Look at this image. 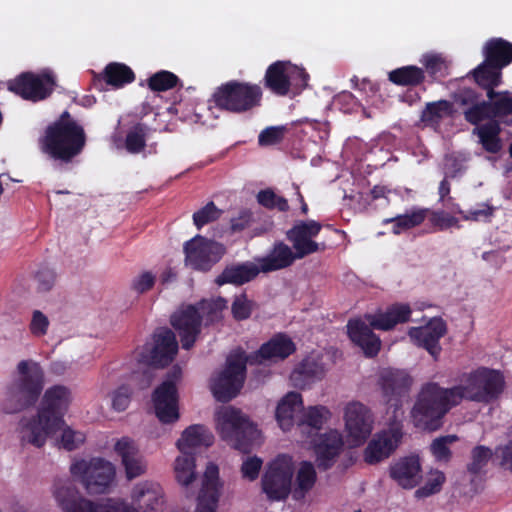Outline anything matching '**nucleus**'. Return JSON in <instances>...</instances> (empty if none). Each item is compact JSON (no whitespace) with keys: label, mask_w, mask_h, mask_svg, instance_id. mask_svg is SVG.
I'll return each mask as SVG.
<instances>
[{"label":"nucleus","mask_w":512,"mask_h":512,"mask_svg":"<svg viewBox=\"0 0 512 512\" xmlns=\"http://www.w3.org/2000/svg\"><path fill=\"white\" fill-rule=\"evenodd\" d=\"M69 395V390L62 385H55L46 390L37 415L28 420L22 419L20 422L22 443L41 448L48 436L63 427V416L68 408Z\"/></svg>","instance_id":"1"},{"label":"nucleus","mask_w":512,"mask_h":512,"mask_svg":"<svg viewBox=\"0 0 512 512\" xmlns=\"http://www.w3.org/2000/svg\"><path fill=\"white\" fill-rule=\"evenodd\" d=\"M459 397L454 386L444 388L437 382L423 384L410 411L413 426L428 432L439 430L446 414L460 404Z\"/></svg>","instance_id":"2"},{"label":"nucleus","mask_w":512,"mask_h":512,"mask_svg":"<svg viewBox=\"0 0 512 512\" xmlns=\"http://www.w3.org/2000/svg\"><path fill=\"white\" fill-rule=\"evenodd\" d=\"M87 136L83 126L70 114L63 111L50 123L39 139L41 151L51 159L70 163L86 146Z\"/></svg>","instance_id":"3"},{"label":"nucleus","mask_w":512,"mask_h":512,"mask_svg":"<svg viewBox=\"0 0 512 512\" xmlns=\"http://www.w3.org/2000/svg\"><path fill=\"white\" fill-rule=\"evenodd\" d=\"M18 378L7 388L8 413H17L32 407L38 401L45 384V372L34 360H21L17 364Z\"/></svg>","instance_id":"4"},{"label":"nucleus","mask_w":512,"mask_h":512,"mask_svg":"<svg viewBox=\"0 0 512 512\" xmlns=\"http://www.w3.org/2000/svg\"><path fill=\"white\" fill-rule=\"evenodd\" d=\"M178 352V342L174 332L169 328H159L153 334V345L146 344L138 354V362L144 364L142 372L134 371L133 380L139 381L141 389L151 385L154 378V368H164L175 358Z\"/></svg>","instance_id":"5"},{"label":"nucleus","mask_w":512,"mask_h":512,"mask_svg":"<svg viewBox=\"0 0 512 512\" xmlns=\"http://www.w3.org/2000/svg\"><path fill=\"white\" fill-rule=\"evenodd\" d=\"M217 431L221 438L244 454L258 444L261 432L240 409L228 406L216 414Z\"/></svg>","instance_id":"6"},{"label":"nucleus","mask_w":512,"mask_h":512,"mask_svg":"<svg viewBox=\"0 0 512 512\" xmlns=\"http://www.w3.org/2000/svg\"><path fill=\"white\" fill-rule=\"evenodd\" d=\"M460 397L459 402L468 400L489 404L497 400L505 388L503 374L494 369L480 367L463 374L461 383L454 386Z\"/></svg>","instance_id":"7"},{"label":"nucleus","mask_w":512,"mask_h":512,"mask_svg":"<svg viewBox=\"0 0 512 512\" xmlns=\"http://www.w3.org/2000/svg\"><path fill=\"white\" fill-rule=\"evenodd\" d=\"M212 97L217 108L243 114L262 105L263 90L256 83L230 80L217 87Z\"/></svg>","instance_id":"8"},{"label":"nucleus","mask_w":512,"mask_h":512,"mask_svg":"<svg viewBox=\"0 0 512 512\" xmlns=\"http://www.w3.org/2000/svg\"><path fill=\"white\" fill-rule=\"evenodd\" d=\"M54 497L63 512H139L135 507L118 499L93 501L79 494L71 483H58Z\"/></svg>","instance_id":"9"},{"label":"nucleus","mask_w":512,"mask_h":512,"mask_svg":"<svg viewBox=\"0 0 512 512\" xmlns=\"http://www.w3.org/2000/svg\"><path fill=\"white\" fill-rule=\"evenodd\" d=\"M294 473V462L289 455L280 454L267 464L261 487L268 500L282 501L289 496Z\"/></svg>","instance_id":"10"},{"label":"nucleus","mask_w":512,"mask_h":512,"mask_svg":"<svg viewBox=\"0 0 512 512\" xmlns=\"http://www.w3.org/2000/svg\"><path fill=\"white\" fill-rule=\"evenodd\" d=\"M247 364L249 360L244 352L227 358L224 369L211 383V391L217 401L226 403L239 394L245 382Z\"/></svg>","instance_id":"11"},{"label":"nucleus","mask_w":512,"mask_h":512,"mask_svg":"<svg viewBox=\"0 0 512 512\" xmlns=\"http://www.w3.org/2000/svg\"><path fill=\"white\" fill-rule=\"evenodd\" d=\"M70 471L73 476L80 477L90 494L106 493L115 478L114 466L102 458L77 461L71 465Z\"/></svg>","instance_id":"12"},{"label":"nucleus","mask_w":512,"mask_h":512,"mask_svg":"<svg viewBox=\"0 0 512 512\" xmlns=\"http://www.w3.org/2000/svg\"><path fill=\"white\" fill-rule=\"evenodd\" d=\"M185 263L192 269L208 272L226 254V247L201 235L184 243Z\"/></svg>","instance_id":"13"},{"label":"nucleus","mask_w":512,"mask_h":512,"mask_svg":"<svg viewBox=\"0 0 512 512\" xmlns=\"http://www.w3.org/2000/svg\"><path fill=\"white\" fill-rule=\"evenodd\" d=\"M56 85L55 77L50 72L35 74L23 72L7 83L8 90L25 100L41 101L49 97Z\"/></svg>","instance_id":"14"},{"label":"nucleus","mask_w":512,"mask_h":512,"mask_svg":"<svg viewBox=\"0 0 512 512\" xmlns=\"http://www.w3.org/2000/svg\"><path fill=\"white\" fill-rule=\"evenodd\" d=\"M377 384L385 403L395 411L403 405V399L409 394L413 378L403 369L384 368L378 375Z\"/></svg>","instance_id":"15"},{"label":"nucleus","mask_w":512,"mask_h":512,"mask_svg":"<svg viewBox=\"0 0 512 512\" xmlns=\"http://www.w3.org/2000/svg\"><path fill=\"white\" fill-rule=\"evenodd\" d=\"M180 374V370L174 369L168 374V378L154 390L152 395L155 414L159 421L164 424L174 423L180 417L176 385Z\"/></svg>","instance_id":"16"},{"label":"nucleus","mask_w":512,"mask_h":512,"mask_svg":"<svg viewBox=\"0 0 512 512\" xmlns=\"http://www.w3.org/2000/svg\"><path fill=\"white\" fill-rule=\"evenodd\" d=\"M299 78V84L306 86L308 73L289 61H276L270 64L263 78L264 87L277 96H286L291 89L292 80Z\"/></svg>","instance_id":"17"},{"label":"nucleus","mask_w":512,"mask_h":512,"mask_svg":"<svg viewBox=\"0 0 512 512\" xmlns=\"http://www.w3.org/2000/svg\"><path fill=\"white\" fill-rule=\"evenodd\" d=\"M403 436L402 423L391 422L387 429L376 433L365 448V462L374 465L390 457L402 442Z\"/></svg>","instance_id":"18"},{"label":"nucleus","mask_w":512,"mask_h":512,"mask_svg":"<svg viewBox=\"0 0 512 512\" xmlns=\"http://www.w3.org/2000/svg\"><path fill=\"white\" fill-rule=\"evenodd\" d=\"M321 223L315 220L299 221L286 232V238L292 243L298 259H303L313 253L324 251V243L313 240L321 231Z\"/></svg>","instance_id":"19"},{"label":"nucleus","mask_w":512,"mask_h":512,"mask_svg":"<svg viewBox=\"0 0 512 512\" xmlns=\"http://www.w3.org/2000/svg\"><path fill=\"white\" fill-rule=\"evenodd\" d=\"M170 323L180 337L182 348L190 350L201 333V315L197 306L182 305L171 315Z\"/></svg>","instance_id":"20"},{"label":"nucleus","mask_w":512,"mask_h":512,"mask_svg":"<svg viewBox=\"0 0 512 512\" xmlns=\"http://www.w3.org/2000/svg\"><path fill=\"white\" fill-rule=\"evenodd\" d=\"M345 426L351 445H362L371 435L373 428L370 410L359 402L348 404L345 408Z\"/></svg>","instance_id":"21"},{"label":"nucleus","mask_w":512,"mask_h":512,"mask_svg":"<svg viewBox=\"0 0 512 512\" xmlns=\"http://www.w3.org/2000/svg\"><path fill=\"white\" fill-rule=\"evenodd\" d=\"M447 333V324L441 317L432 318L426 325L411 327L408 335L418 346L425 349L437 360L442 348L440 339Z\"/></svg>","instance_id":"22"},{"label":"nucleus","mask_w":512,"mask_h":512,"mask_svg":"<svg viewBox=\"0 0 512 512\" xmlns=\"http://www.w3.org/2000/svg\"><path fill=\"white\" fill-rule=\"evenodd\" d=\"M114 450L121 458V463L124 467L125 475L128 480L135 479L146 473L147 461L140 453V450L133 439L129 437H122L116 442Z\"/></svg>","instance_id":"23"},{"label":"nucleus","mask_w":512,"mask_h":512,"mask_svg":"<svg viewBox=\"0 0 512 512\" xmlns=\"http://www.w3.org/2000/svg\"><path fill=\"white\" fill-rule=\"evenodd\" d=\"M296 351L295 343L284 333L274 335L269 341L263 343L260 348L246 355L249 364H260L264 360H284Z\"/></svg>","instance_id":"24"},{"label":"nucleus","mask_w":512,"mask_h":512,"mask_svg":"<svg viewBox=\"0 0 512 512\" xmlns=\"http://www.w3.org/2000/svg\"><path fill=\"white\" fill-rule=\"evenodd\" d=\"M422 468L418 456L399 458L389 467V476L403 489L415 488L422 478Z\"/></svg>","instance_id":"25"},{"label":"nucleus","mask_w":512,"mask_h":512,"mask_svg":"<svg viewBox=\"0 0 512 512\" xmlns=\"http://www.w3.org/2000/svg\"><path fill=\"white\" fill-rule=\"evenodd\" d=\"M348 336L351 341L359 346L366 357H375L381 348L380 338L362 320H349L347 324Z\"/></svg>","instance_id":"26"},{"label":"nucleus","mask_w":512,"mask_h":512,"mask_svg":"<svg viewBox=\"0 0 512 512\" xmlns=\"http://www.w3.org/2000/svg\"><path fill=\"white\" fill-rule=\"evenodd\" d=\"M260 272H262L260 266L251 261L232 263L225 266L215 278V283L218 286L226 284L242 286L256 279Z\"/></svg>","instance_id":"27"},{"label":"nucleus","mask_w":512,"mask_h":512,"mask_svg":"<svg viewBox=\"0 0 512 512\" xmlns=\"http://www.w3.org/2000/svg\"><path fill=\"white\" fill-rule=\"evenodd\" d=\"M325 376V367L320 356L305 357L292 371L290 379L296 388L304 389Z\"/></svg>","instance_id":"28"},{"label":"nucleus","mask_w":512,"mask_h":512,"mask_svg":"<svg viewBox=\"0 0 512 512\" xmlns=\"http://www.w3.org/2000/svg\"><path fill=\"white\" fill-rule=\"evenodd\" d=\"M412 310L409 304L394 303L387 307L385 312L367 315V320L372 328L388 331L397 324H403L410 320Z\"/></svg>","instance_id":"29"},{"label":"nucleus","mask_w":512,"mask_h":512,"mask_svg":"<svg viewBox=\"0 0 512 512\" xmlns=\"http://www.w3.org/2000/svg\"><path fill=\"white\" fill-rule=\"evenodd\" d=\"M131 498L144 511H155L164 503V492L158 483L142 481L134 486Z\"/></svg>","instance_id":"30"},{"label":"nucleus","mask_w":512,"mask_h":512,"mask_svg":"<svg viewBox=\"0 0 512 512\" xmlns=\"http://www.w3.org/2000/svg\"><path fill=\"white\" fill-rule=\"evenodd\" d=\"M296 253L284 242H276L271 251L258 259L263 273H269L291 266L297 260Z\"/></svg>","instance_id":"31"},{"label":"nucleus","mask_w":512,"mask_h":512,"mask_svg":"<svg viewBox=\"0 0 512 512\" xmlns=\"http://www.w3.org/2000/svg\"><path fill=\"white\" fill-rule=\"evenodd\" d=\"M214 443V436L204 425L194 424L187 427L176 445L182 454H193L192 449L197 447H210Z\"/></svg>","instance_id":"32"},{"label":"nucleus","mask_w":512,"mask_h":512,"mask_svg":"<svg viewBox=\"0 0 512 512\" xmlns=\"http://www.w3.org/2000/svg\"><path fill=\"white\" fill-rule=\"evenodd\" d=\"M475 83L486 90L488 99L495 98V88L502 83V69L483 60L476 68L469 72Z\"/></svg>","instance_id":"33"},{"label":"nucleus","mask_w":512,"mask_h":512,"mask_svg":"<svg viewBox=\"0 0 512 512\" xmlns=\"http://www.w3.org/2000/svg\"><path fill=\"white\" fill-rule=\"evenodd\" d=\"M486 63L503 69L512 63V44L503 38H491L483 46Z\"/></svg>","instance_id":"34"},{"label":"nucleus","mask_w":512,"mask_h":512,"mask_svg":"<svg viewBox=\"0 0 512 512\" xmlns=\"http://www.w3.org/2000/svg\"><path fill=\"white\" fill-rule=\"evenodd\" d=\"M502 132L501 124L498 120L492 119L474 128L473 134L479 138L482 148L492 154H497L502 150Z\"/></svg>","instance_id":"35"},{"label":"nucleus","mask_w":512,"mask_h":512,"mask_svg":"<svg viewBox=\"0 0 512 512\" xmlns=\"http://www.w3.org/2000/svg\"><path fill=\"white\" fill-rule=\"evenodd\" d=\"M303 406L302 396L298 392H289L276 408V419L282 430L288 431L294 425V416Z\"/></svg>","instance_id":"36"},{"label":"nucleus","mask_w":512,"mask_h":512,"mask_svg":"<svg viewBox=\"0 0 512 512\" xmlns=\"http://www.w3.org/2000/svg\"><path fill=\"white\" fill-rule=\"evenodd\" d=\"M343 446L341 435L336 431L325 433L316 447L319 466L328 469L332 466L333 459L339 455Z\"/></svg>","instance_id":"37"},{"label":"nucleus","mask_w":512,"mask_h":512,"mask_svg":"<svg viewBox=\"0 0 512 512\" xmlns=\"http://www.w3.org/2000/svg\"><path fill=\"white\" fill-rule=\"evenodd\" d=\"M388 79L397 86L416 87L425 80V71L414 65L396 68L389 72Z\"/></svg>","instance_id":"38"},{"label":"nucleus","mask_w":512,"mask_h":512,"mask_svg":"<svg viewBox=\"0 0 512 512\" xmlns=\"http://www.w3.org/2000/svg\"><path fill=\"white\" fill-rule=\"evenodd\" d=\"M317 480L316 470L309 461L301 462L296 473L293 497L300 500L313 488Z\"/></svg>","instance_id":"39"},{"label":"nucleus","mask_w":512,"mask_h":512,"mask_svg":"<svg viewBox=\"0 0 512 512\" xmlns=\"http://www.w3.org/2000/svg\"><path fill=\"white\" fill-rule=\"evenodd\" d=\"M103 79L108 85L120 88L132 83L135 80V74L129 66L112 62L104 68Z\"/></svg>","instance_id":"40"},{"label":"nucleus","mask_w":512,"mask_h":512,"mask_svg":"<svg viewBox=\"0 0 512 512\" xmlns=\"http://www.w3.org/2000/svg\"><path fill=\"white\" fill-rule=\"evenodd\" d=\"M226 304V299L218 297L215 300H201L194 305L199 309L201 323L204 321L205 325L208 326L222 319V312L226 308Z\"/></svg>","instance_id":"41"},{"label":"nucleus","mask_w":512,"mask_h":512,"mask_svg":"<svg viewBox=\"0 0 512 512\" xmlns=\"http://www.w3.org/2000/svg\"><path fill=\"white\" fill-rule=\"evenodd\" d=\"M453 113V104L445 99L428 102L422 111L421 120L424 123L439 124L440 121Z\"/></svg>","instance_id":"42"},{"label":"nucleus","mask_w":512,"mask_h":512,"mask_svg":"<svg viewBox=\"0 0 512 512\" xmlns=\"http://www.w3.org/2000/svg\"><path fill=\"white\" fill-rule=\"evenodd\" d=\"M147 85L153 92H164L174 89L178 86H183L179 77L168 70H160L152 74L147 79Z\"/></svg>","instance_id":"43"},{"label":"nucleus","mask_w":512,"mask_h":512,"mask_svg":"<svg viewBox=\"0 0 512 512\" xmlns=\"http://www.w3.org/2000/svg\"><path fill=\"white\" fill-rule=\"evenodd\" d=\"M492 119L500 124L512 115V97L508 91H496L495 98L487 101Z\"/></svg>","instance_id":"44"},{"label":"nucleus","mask_w":512,"mask_h":512,"mask_svg":"<svg viewBox=\"0 0 512 512\" xmlns=\"http://www.w3.org/2000/svg\"><path fill=\"white\" fill-rule=\"evenodd\" d=\"M175 476L183 486H188L195 479V456L194 454H182L175 460Z\"/></svg>","instance_id":"45"},{"label":"nucleus","mask_w":512,"mask_h":512,"mask_svg":"<svg viewBox=\"0 0 512 512\" xmlns=\"http://www.w3.org/2000/svg\"><path fill=\"white\" fill-rule=\"evenodd\" d=\"M148 130L143 123H137L129 129L125 137V148L129 153L138 154L144 150Z\"/></svg>","instance_id":"46"},{"label":"nucleus","mask_w":512,"mask_h":512,"mask_svg":"<svg viewBox=\"0 0 512 512\" xmlns=\"http://www.w3.org/2000/svg\"><path fill=\"white\" fill-rule=\"evenodd\" d=\"M455 212L460 214L465 221L490 223L495 215L496 207L489 202H483L478 204L476 208L463 211L457 205Z\"/></svg>","instance_id":"47"},{"label":"nucleus","mask_w":512,"mask_h":512,"mask_svg":"<svg viewBox=\"0 0 512 512\" xmlns=\"http://www.w3.org/2000/svg\"><path fill=\"white\" fill-rule=\"evenodd\" d=\"M330 415V411L325 406H311L304 412L299 424L318 431L322 429Z\"/></svg>","instance_id":"48"},{"label":"nucleus","mask_w":512,"mask_h":512,"mask_svg":"<svg viewBox=\"0 0 512 512\" xmlns=\"http://www.w3.org/2000/svg\"><path fill=\"white\" fill-rule=\"evenodd\" d=\"M493 456L489 447L483 445L475 446L471 451V462L467 464V471L476 476L487 466Z\"/></svg>","instance_id":"49"},{"label":"nucleus","mask_w":512,"mask_h":512,"mask_svg":"<svg viewBox=\"0 0 512 512\" xmlns=\"http://www.w3.org/2000/svg\"><path fill=\"white\" fill-rule=\"evenodd\" d=\"M445 481L446 477L442 471L431 472L425 484L415 491V497L421 499L439 493Z\"/></svg>","instance_id":"50"},{"label":"nucleus","mask_w":512,"mask_h":512,"mask_svg":"<svg viewBox=\"0 0 512 512\" xmlns=\"http://www.w3.org/2000/svg\"><path fill=\"white\" fill-rule=\"evenodd\" d=\"M258 203L267 209H278L280 212H287L289 204L286 198L278 196L270 188L260 190L257 194Z\"/></svg>","instance_id":"51"},{"label":"nucleus","mask_w":512,"mask_h":512,"mask_svg":"<svg viewBox=\"0 0 512 512\" xmlns=\"http://www.w3.org/2000/svg\"><path fill=\"white\" fill-rule=\"evenodd\" d=\"M421 62L428 74L434 78L446 77L448 75V65L441 55L426 54Z\"/></svg>","instance_id":"52"},{"label":"nucleus","mask_w":512,"mask_h":512,"mask_svg":"<svg viewBox=\"0 0 512 512\" xmlns=\"http://www.w3.org/2000/svg\"><path fill=\"white\" fill-rule=\"evenodd\" d=\"M457 440L458 437L456 435L441 436L433 440L430 449L436 460L448 462L452 457V452L448 445Z\"/></svg>","instance_id":"53"},{"label":"nucleus","mask_w":512,"mask_h":512,"mask_svg":"<svg viewBox=\"0 0 512 512\" xmlns=\"http://www.w3.org/2000/svg\"><path fill=\"white\" fill-rule=\"evenodd\" d=\"M220 216L221 210L217 208L213 201H210L193 214V222L200 229L206 224L216 221Z\"/></svg>","instance_id":"54"},{"label":"nucleus","mask_w":512,"mask_h":512,"mask_svg":"<svg viewBox=\"0 0 512 512\" xmlns=\"http://www.w3.org/2000/svg\"><path fill=\"white\" fill-rule=\"evenodd\" d=\"M286 132V126L266 127L258 136V144L262 147L277 145L283 141Z\"/></svg>","instance_id":"55"},{"label":"nucleus","mask_w":512,"mask_h":512,"mask_svg":"<svg viewBox=\"0 0 512 512\" xmlns=\"http://www.w3.org/2000/svg\"><path fill=\"white\" fill-rule=\"evenodd\" d=\"M464 118L468 123L475 125L476 127L485 119L492 120L487 101L484 100L473 104L470 108L464 111Z\"/></svg>","instance_id":"56"},{"label":"nucleus","mask_w":512,"mask_h":512,"mask_svg":"<svg viewBox=\"0 0 512 512\" xmlns=\"http://www.w3.org/2000/svg\"><path fill=\"white\" fill-rule=\"evenodd\" d=\"M252 301L248 300L246 293L236 296L231 305L232 316L237 321H243L251 316Z\"/></svg>","instance_id":"57"},{"label":"nucleus","mask_w":512,"mask_h":512,"mask_svg":"<svg viewBox=\"0 0 512 512\" xmlns=\"http://www.w3.org/2000/svg\"><path fill=\"white\" fill-rule=\"evenodd\" d=\"M131 396L132 389L129 385L119 386L111 394L112 408L118 412L125 411L131 402Z\"/></svg>","instance_id":"58"},{"label":"nucleus","mask_w":512,"mask_h":512,"mask_svg":"<svg viewBox=\"0 0 512 512\" xmlns=\"http://www.w3.org/2000/svg\"><path fill=\"white\" fill-rule=\"evenodd\" d=\"M429 213V222L437 230L443 231L451 227L460 228L458 219L443 210L429 211Z\"/></svg>","instance_id":"59"},{"label":"nucleus","mask_w":512,"mask_h":512,"mask_svg":"<svg viewBox=\"0 0 512 512\" xmlns=\"http://www.w3.org/2000/svg\"><path fill=\"white\" fill-rule=\"evenodd\" d=\"M262 466L263 460L260 457L256 455L247 457L240 469L242 478L251 482L255 481L259 477Z\"/></svg>","instance_id":"60"},{"label":"nucleus","mask_w":512,"mask_h":512,"mask_svg":"<svg viewBox=\"0 0 512 512\" xmlns=\"http://www.w3.org/2000/svg\"><path fill=\"white\" fill-rule=\"evenodd\" d=\"M220 492L200 490L197 498L196 512H216Z\"/></svg>","instance_id":"61"},{"label":"nucleus","mask_w":512,"mask_h":512,"mask_svg":"<svg viewBox=\"0 0 512 512\" xmlns=\"http://www.w3.org/2000/svg\"><path fill=\"white\" fill-rule=\"evenodd\" d=\"M84 440L85 437L81 432L72 430L70 427H66L62 431L61 446L67 451L77 449Z\"/></svg>","instance_id":"62"},{"label":"nucleus","mask_w":512,"mask_h":512,"mask_svg":"<svg viewBox=\"0 0 512 512\" xmlns=\"http://www.w3.org/2000/svg\"><path fill=\"white\" fill-rule=\"evenodd\" d=\"M156 277L150 271H144L132 280L131 289L138 294L151 290L155 284Z\"/></svg>","instance_id":"63"},{"label":"nucleus","mask_w":512,"mask_h":512,"mask_svg":"<svg viewBox=\"0 0 512 512\" xmlns=\"http://www.w3.org/2000/svg\"><path fill=\"white\" fill-rule=\"evenodd\" d=\"M201 490L220 492L219 470L215 464L206 467Z\"/></svg>","instance_id":"64"}]
</instances>
